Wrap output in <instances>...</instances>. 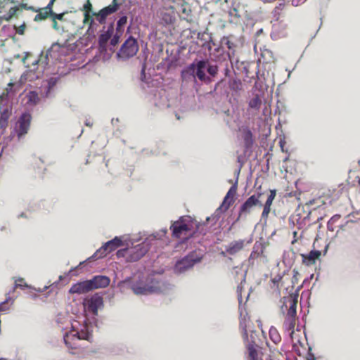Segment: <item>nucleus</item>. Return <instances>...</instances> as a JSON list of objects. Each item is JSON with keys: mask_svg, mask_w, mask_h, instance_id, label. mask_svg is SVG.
<instances>
[{"mask_svg": "<svg viewBox=\"0 0 360 360\" xmlns=\"http://www.w3.org/2000/svg\"><path fill=\"white\" fill-rule=\"evenodd\" d=\"M220 66L217 61L207 58H195L191 63L181 71L183 83H195L197 79L205 84H210L219 74Z\"/></svg>", "mask_w": 360, "mask_h": 360, "instance_id": "f257e3e1", "label": "nucleus"}, {"mask_svg": "<svg viewBox=\"0 0 360 360\" xmlns=\"http://www.w3.org/2000/svg\"><path fill=\"white\" fill-rule=\"evenodd\" d=\"M231 70H233V65H229L228 61H226L221 70L224 77L217 81L211 93L219 91L220 94H228V88L233 96H239L240 95L243 86V82L241 79L236 76L235 71H233L235 76L231 77Z\"/></svg>", "mask_w": 360, "mask_h": 360, "instance_id": "f03ea898", "label": "nucleus"}, {"mask_svg": "<svg viewBox=\"0 0 360 360\" xmlns=\"http://www.w3.org/2000/svg\"><path fill=\"white\" fill-rule=\"evenodd\" d=\"M204 257V254L198 250L188 252L185 256L176 260L173 268V271L176 275H180L191 269L195 264L200 263Z\"/></svg>", "mask_w": 360, "mask_h": 360, "instance_id": "7ed1b4c3", "label": "nucleus"}, {"mask_svg": "<svg viewBox=\"0 0 360 360\" xmlns=\"http://www.w3.org/2000/svg\"><path fill=\"white\" fill-rule=\"evenodd\" d=\"M194 225L195 219L189 216H182L178 220L174 221L169 229L174 238H180L183 234L185 235L184 240L181 241V243H184L192 237L189 236L188 234L193 232Z\"/></svg>", "mask_w": 360, "mask_h": 360, "instance_id": "20e7f679", "label": "nucleus"}, {"mask_svg": "<svg viewBox=\"0 0 360 360\" xmlns=\"http://www.w3.org/2000/svg\"><path fill=\"white\" fill-rule=\"evenodd\" d=\"M139 49L137 39L129 35L117 52L116 58L118 60L126 61L136 56Z\"/></svg>", "mask_w": 360, "mask_h": 360, "instance_id": "39448f33", "label": "nucleus"}, {"mask_svg": "<svg viewBox=\"0 0 360 360\" xmlns=\"http://www.w3.org/2000/svg\"><path fill=\"white\" fill-rule=\"evenodd\" d=\"M105 27H103L102 32L98 37V51L99 56H103V60H107L110 58L112 56V53H109L108 51V41L110 39L115 30V22L114 21L109 23L108 28L105 30Z\"/></svg>", "mask_w": 360, "mask_h": 360, "instance_id": "423d86ee", "label": "nucleus"}, {"mask_svg": "<svg viewBox=\"0 0 360 360\" xmlns=\"http://www.w3.org/2000/svg\"><path fill=\"white\" fill-rule=\"evenodd\" d=\"M151 238H146L141 243L129 247L128 262H137L145 256L152 246Z\"/></svg>", "mask_w": 360, "mask_h": 360, "instance_id": "0eeeda50", "label": "nucleus"}, {"mask_svg": "<svg viewBox=\"0 0 360 360\" xmlns=\"http://www.w3.org/2000/svg\"><path fill=\"white\" fill-rule=\"evenodd\" d=\"M93 323L88 319H84L82 323H79V328H76L75 325H72V330L75 331V333L73 335L77 337L79 340H84L91 342L93 338Z\"/></svg>", "mask_w": 360, "mask_h": 360, "instance_id": "6e6552de", "label": "nucleus"}, {"mask_svg": "<svg viewBox=\"0 0 360 360\" xmlns=\"http://www.w3.org/2000/svg\"><path fill=\"white\" fill-rule=\"evenodd\" d=\"M32 121V115L29 112H22L18 118L14 132L20 141L27 134Z\"/></svg>", "mask_w": 360, "mask_h": 360, "instance_id": "1a4fd4ad", "label": "nucleus"}, {"mask_svg": "<svg viewBox=\"0 0 360 360\" xmlns=\"http://www.w3.org/2000/svg\"><path fill=\"white\" fill-rule=\"evenodd\" d=\"M82 304L85 309L93 314L94 321L96 323L95 316L98 315V309L104 306L103 295L99 292H96L89 299L84 300Z\"/></svg>", "mask_w": 360, "mask_h": 360, "instance_id": "9d476101", "label": "nucleus"}, {"mask_svg": "<svg viewBox=\"0 0 360 360\" xmlns=\"http://www.w3.org/2000/svg\"><path fill=\"white\" fill-rule=\"evenodd\" d=\"M262 195V193H257V194L252 195L250 196L240 206L238 217L232 223L233 226L243 215L249 214L253 207L257 205L262 206V203L259 201V198Z\"/></svg>", "mask_w": 360, "mask_h": 360, "instance_id": "9b49d317", "label": "nucleus"}, {"mask_svg": "<svg viewBox=\"0 0 360 360\" xmlns=\"http://www.w3.org/2000/svg\"><path fill=\"white\" fill-rule=\"evenodd\" d=\"M221 46L215 48L214 51L217 52L221 51L225 53L229 60L230 65H233V58L235 56L236 44L233 42L229 37L224 36L220 41Z\"/></svg>", "mask_w": 360, "mask_h": 360, "instance_id": "f8f14e48", "label": "nucleus"}, {"mask_svg": "<svg viewBox=\"0 0 360 360\" xmlns=\"http://www.w3.org/2000/svg\"><path fill=\"white\" fill-rule=\"evenodd\" d=\"M121 3H118L117 0H112L111 4L101 8L97 13H92L96 16V20L100 24H104L106 22L107 17L112 13H116Z\"/></svg>", "mask_w": 360, "mask_h": 360, "instance_id": "ddd939ff", "label": "nucleus"}, {"mask_svg": "<svg viewBox=\"0 0 360 360\" xmlns=\"http://www.w3.org/2000/svg\"><path fill=\"white\" fill-rule=\"evenodd\" d=\"M131 288L134 294L138 295H147L149 294L158 292L160 290L158 287L148 285V283L136 281L131 284Z\"/></svg>", "mask_w": 360, "mask_h": 360, "instance_id": "4468645a", "label": "nucleus"}, {"mask_svg": "<svg viewBox=\"0 0 360 360\" xmlns=\"http://www.w3.org/2000/svg\"><path fill=\"white\" fill-rule=\"evenodd\" d=\"M241 167H242V164H240L238 171L236 172L237 176H236L235 182L230 187L229 190L228 191L225 197L224 198L222 203L221 204V205L224 207V211L228 210V209L230 207V206L234 202L233 195L236 193V191H237L238 178V175L240 174Z\"/></svg>", "mask_w": 360, "mask_h": 360, "instance_id": "2eb2a0df", "label": "nucleus"}, {"mask_svg": "<svg viewBox=\"0 0 360 360\" xmlns=\"http://www.w3.org/2000/svg\"><path fill=\"white\" fill-rule=\"evenodd\" d=\"M88 280L91 290L105 288L109 285L110 282V278L104 275H96Z\"/></svg>", "mask_w": 360, "mask_h": 360, "instance_id": "dca6fc26", "label": "nucleus"}, {"mask_svg": "<svg viewBox=\"0 0 360 360\" xmlns=\"http://www.w3.org/2000/svg\"><path fill=\"white\" fill-rule=\"evenodd\" d=\"M89 291H91L89 280H85L83 281H79L76 283L72 285L70 288L69 289L70 294H84Z\"/></svg>", "mask_w": 360, "mask_h": 360, "instance_id": "f3484780", "label": "nucleus"}, {"mask_svg": "<svg viewBox=\"0 0 360 360\" xmlns=\"http://www.w3.org/2000/svg\"><path fill=\"white\" fill-rule=\"evenodd\" d=\"M109 252H108L107 251V249L105 247V245L103 244V245L98 248L91 257H89V258H87L86 260L83 261V262H81L79 265L77 266H76L75 268H72L68 274H70V272H72V271H74L75 269H76L77 268L79 267L80 266H82L83 264H84L86 262L89 261V262H91V261H94V260H96L98 259H101V258H103L105 257V256H107V255L108 254Z\"/></svg>", "mask_w": 360, "mask_h": 360, "instance_id": "a211bd4d", "label": "nucleus"}, {"mask_svg": "<svg viewBox=\"0 0 360 360\" xmlns=\"http://www.w3.org/2000/svg\"><path fill=\"white\" fill-rule=\"evenodd\" d=\"M209 223L210 222L206 220L202 223H199L195 220L194 229L192 233L188 234V236L194 237L198 233L202 236H205L210 230L211 226H208Z\"/></svg>", "mask_w": 360, "mask_h": 360, "instance_id": "6ab92c4d", "label": "nucleus"}, {"mask_svg": "<svg viewBox=\"0 0 360 360\" xmlns=\"http://www.w3.org/2000/svg\"><path fill=\"white\" fill-rule=\"evenodd\" d=\"M283 300H287L290 304V307L287 312L286 316L296 318L297 304V295L290 294L288 297H284Z\"/></svg>", "mask_w": 360, "mask_h": 360, "instance_id": "aec40b11", "label": "nucleus"}, {"mask_svg": "<svg viewBox=\"0 0 360 360\" xmlns=\"http://www.w3.org/2000/svg\"><path fill=\"white\" fill-rule=\"evenodd\" d=\"M321 252L317 250H311L309 254H302V262L307 266L315 264L316 260L321 256Z\"/></svg>", "mask_w": 360, "mask_h": 360, "instance_id": "412c9836", "label": "nucleus"}, {"mask_svg": "<svg viewBox=\"0 0 360 360\" xmlns=\"http://www.w3.org/2000/svg\"><path fill=\"white\" fill-rule=\"evenodd\" d=\"M197 38L202 42V47L207 48L209 51L212 50V47L210 46V42H212L211 33L208 32L207 30L204 32H198Z\"/></svg>", "mask_w": 360, "mask_h": 360, "instance_id": "4be33fe9", "label": "nucleus"}, {"mask_svg": "<svg viewBox=\"0 0 360 360\" xmlns=\"http://www.w3.org/2000/svg\"><path fill=\"white\" fill-rule=\"evenodd\" d=\"M243 139L246 150H250L254 143L253 134L250 128L245 127L243 129Z\"/></svg>", "mask_w": 360, "mask_h": 360, "instance_id": "5701e85b", "label": "nucleus"}, {"mask_svg": "<svg viewBox=\"0 0 360 360\" xmlns=\"http://www.w3.org/2000/svg\"><path fill=\"white\" fill-rule=\"evenodd\" d=\"M41 71L34 72V70H27L21 75L20 82L24 84L27 81H34L41 77Z\"/></svg>", "mask_w": 360, "mask_h": 360, "instance_id": "b1692460", "label": "nucleus"}, {"mask_svg": "<svg viewBox=\"0 0 360 360\" xmlns=\"http://www.w3.org/2000/svg\"><path fill=\"white\" fill-rule=\"evenodd\" d=\"M244 246V240H238L230 243L226 247V252L231 255H233L243 249Z\"/></svg>", "mask_w": 360, "mask_h": 360, "instance_id": "393cba45", "label": "nucleus"}, {"mask_svg": "<svg viewBox=\"0 0 360 360\" xmlns=\"http://www.w3.org/2000/svg\"><path fill=\"white\" fill-rule=\"evenodd\" d=\"M103 245L106 248L108 252L110 253L121 247L123 245V243L120 237L115 236L112 240L104 243Z\"/></svg>", "mask_w": 360, "mask_h": 360, "instance_id": "a878e982", "label": "nucleus"}, {"mask_svg": "<svg viewBox=\"0 0 360 360\" xmlns=\"http://www.w3.org/2000/svg\"><path fill=\"white\" fill-rule=\"evenodd\" d=\"M295 324V318L285 316V321L283 323V326H284L285 332L288 333L289 337L291 340H292V339H293V334L295 333V331H294Z\"/></svg>", "mask_w": 360, "mask_h": 360, "instance_id": "bb28decb", "label": "nucleus"}, {"mask_svg": "<svg viewBox=\"0 0 360 360\" xmlns=\"http://www.w3.org/2000/svg\"><path fill=\"white\" fill-rule=\"evenodd\" d=\"M224 207L222 205H220L210 217L206 218V221L210 222V226H214L219 221L221 214L225 212L224 211Z\"/></svg>", "mask_w": 360, "mask_h": 360, "instance_id": "cd10ccee", "label": "nucleus"}, {"mask_svg": "<svg viewBox=\"0 0 360 360\" xmlns=\"http://www.w3.org/2000/svg\"><path fill=\"white\" fill-rule=\"evenodd\" d=\"M84 15H85L84 22L89 21V20L90 22L89 27L86 30V34H88L89 36L94 37L95 36L94 33L96 30V25L94 22V20L87 12H86L84 13Z\"/></svg>", "mask_w": 360, "mask_h": 360, "instance_id": "c85d7f7f", "label": "nucleus"}, {"mask_svg": "<svg viewBox=\"0 0 360 360\" xmlns=\"http://www.w3.org/2000/svg\"><path fill=\"white\" fill-rule=\"evenodd\" d=\"M178 60L179 59L176 56H173L172 58L167 56L164 59V60L160 63V65H166L167 70H169L171 68H176L177 66Z\"/></svg>", "mask_w": 360, "mask_h": 360, "instance_id": "c756f323", "label": "nucleus"}, {"mask_svg": "<svg viewBox=\"0 0 360 360\" xmlns=\"http://www.w3.org/2000/svg\"><path fill=\"white\" fill-rule=\"evenodd\" d=\"M256 343L255 340V338L251 334V340L248 342V344L246 345L247 349L248 350L249 356L251 358L257 357V352L255 349Z\"/></svg>", "mask_w": 360, "mask_h": 360, "instance_id": "7c9ffc66", "label": "nucleus"}, {"mask_svg": "<svg viewBox=\"0 0 360 360\" xmlns=\"http://www.w3.org/2000/svg\"><path fill=\"white\" fill-rule=\"evenodd\" d=\"M31 56V53L30 52H25V56L22 58V61L24 64H25L26 60L28 58L29 56ZM39 62V59L37 58L34 59L33 61H32V67H30L29 65H25V68H29V70H34V72H38V64Z\"/></svg>", "mask_w": 360, "mask_h": 360, "instance_id": "2f4dec72", "label": "nucleus"}, {"mask_svg": "<svg viewBox=\"0 0 360 360\" xmlns=\"http://www.w3.org/2000/svg\"><path fill=\"white\" fill-rule=\"evenodd\" d=\"M269 338L275 344L278 345L281 341V337L278 331V330L274 327L271 326L269 331Z\"/></svg>", "mask_w": 360, "mask_h": 360, "instance_id": "473e14b6", "label": "nucleus"}, {"mask_svg": "<svg viewBox=\"0 0 360 360\" xmlns=\"http://www.w3.org/2000/svg\"><path fill=\"white\" fill-rule=\"evenodd\" d=\"M26 97L27 98V103L34 105H37L40 101V98L36 91H29L27 94Z\"/></svg>", "mask_w": 360, "mask_h": 360, "instance_id": "72a5a7b5", "label": "nucleus"}, {"mask_svg": "<svg viewBox=\"0 0 360 360\" xmlns=\"http://www.w3.org/2000/svg\"><path fill=\"white\" fill-rule=\"evenodd\" d=\"M167 233V229L166 228L160 229L158 232H155L151 235L148 236L147 238H151V245H153L156 240H161Z\"/></svg>", "mask_w": 360, "mask_h": 360, "instance_id": "f704fd0d", "label": "nucleus"}, {"mask_svg": "<svg viewBox=\"0 0 360 360\" xmlns=\"http://www.w3.org/2000/svg\"><path fill=\"white\" fill-rule=\"evenodd\" d=\"M148 285L158 287L160 290L158 291L157 293L162 292L165 290V287L166 285V283L164 281L158 280L155 278H151L150 280H148Z\"/></svg>", "mask_w": 360, "mask_h": 360, "instance_id": "c9c22d12", "label": "nucleus"}, {"mask_svg": "<svg viewBox=\"0 0 360 360\" xmlns=\"http://www.w3.org/2000/svg\"><path fill=\"white\" fill-rule=\"evenodd\" d=\"M262 101L258 94H256L252 99L250 100L248 105L250 108L258 110L260 108Z\"/></svg>", "mask_w": 360, "mask_h": 360, "instance_id": "e433bc0d", "label": "nucleus"}, {"mask_svg": "<svg viewBox=\"0 0 360 360\" xmlns=\"http://www.w3.org/2000/svg\"><path fill=\"white\" fill-rule=\"evenodd\" d=\"M15 25H4L1 31L5 34L6 37H11L15 35Z\"/></svg>", "mask_w": 360, "mask_h": 360, "instance_id": "4c0bfd02", "label": "nucleus"}, {"mask_svg": "<svg viewBox=\"0 0 360 360\" xmlns=\"http://www.w3.org/2000/svg\"><path fill=\"white\" fill-rule=\"evenodd\" d=\"M11 115V110L8 107H1L0 120L8 121Z\"/></svg>", "mask_w": 360, "mask_h": 360, "instance_id": "58836bf2", "label": "nucleus"}, {"mask_svg": "<svg viewBox=\"0 0 360 360\" xmlns=\"http://www.w3.org/2000/svg\"><path fill=\"white\" fill-rule=\"evenodd\" d=\"M36 11L38 12V13L34 17V21L45 20L49 15H50L49 13L47 12V10L44 8L36 10Z\"/></svg>", "mask_w": 360, "mask_h": 360, "instance_id": "ea45409f", "label": "nucleus"}, {"mask_svg": "<svg viewBox=\"0 0 360 360\" xmlns=\"http://www.w3.org/2000/svg\"><path fill=\"white\" fill-rule=\"evenodd\" d=\"M120 37L121 36L118 35V34H112V36L110 38V53H112L115 50H114V47L115 46H117L119 42H120Z\"/></svg>", "mask_w": 360, "mask_h": 360, "instance_id": "a19ab883", "label": "nucleus"}, {"mask_svg": "<svg viewBox=\"0 0 360 360\" xmlns=\"http://www.w3.org/2000/svg\"><path fill=\"white\" fill-rule=\"evenodd\" d=\"M278 23H274L273 25V30L271 33V37L274 40H276L279 38L284 37V36H283L282 33L280 34L278 32Z\"/></svg>", "mask_w": 360, "mask_h": 360, "instance_id": "79ce46f5", "label": "nucleus"}, {"mask_svg": "<svg viewBox=\"0 0 360 360\" xmlns=\"http://www.w3.org/2000/svg\"><path fill=\"white\" fill-rule=\"evenodd\" d=\"M129 247L118 250L117 251V252H116L117 257L118 258L126 257V260H127V262H128V259H129Z\"/></svg>", "mask_w": 360, "mask_h": 360, "instance_id": "37998d69", "label": "nucleus"}, {"mask_svg": "<svg viewBox=\"0 0 360 360\" xmlns=\"http://www.w3.org/2000/svg\"><path fill=\"white\" fill-rule=\"evenodd\" d=\"M283 7H284V3L282 2V3H279L278 5L276 6L275 7V8L274 9L272 14L276 21H278L279 15H280V12L281 11V10L283 9Z\"/></svg>", "mask_w": 360, "mask_h": 360, "instance_id": "c03bdc74", "label": "nucleus"}, {"mask_svg": "<svg viewBox=\"0 0 360 360\" xmlns=\"http://www.w3.org/2000/svg\"><path fill=\"white\" fill-rule=\"evenodd\" d=\"M24 281V279L22 278H18V279H16L15 281V284H14V286L13 287V290H15V288H20L21 289H25V288H30L31 287L27 285V283H25V284H21V283H18V282H22Z\"/></svg>", "mask_w": 360, "mask_h": 360, "instance_id": "a18cd8bd", "label": "nucleus"}, {"mask_svg": "<svg viewBox=\"0 0 360 360\" xmlns=\"http://www.w3.org/2000/svg\"><path fill=\"white\" fill-rule=\"evenodd\" d=\"M276 195V190L273 189L270 190V194L267 198L266 201L265 202V205L271 206L272 205L273 200H274Z\"/></svg>", "mask_w": 360, "mask_h": 360, "instance_id": "49530a36", "label": "nucleus"}, {"mask_svg": "<svg viewBox=\"0 0 360 360\" xmlns=\"http://www.w3.org/2000/svg\"><path fill=\"white\" fill-rule=\"evenodd\" d=\"M51 93V89L47 88L46 86L44 87V89L43 90V87L41 86L39 88V94L41 95V97L43 98H47L49 97Z\"/></svg>", "mask_w": 360, "mask_h": 360, "instance_id": "de8ad7c7", "label": "nucleus"}, {"mask_svg": "<svg viewBox=\"0 0 360 360\" xmlns=\"http://www.w3.org/2000/svg\"><path fill=\"white\" fill-rule=\"evenodd\" d=\"M59 77H51L46 80L47 85L46 86L47 88L51 89L58 82Z\"/></svg>", "mask_w": 360, "mask_h": 360, "instance_id": "09e8293b", "label": "nucleus"}, {"mask_svg": "<svg viewBox=\"0 0 360 360\" xmlns=\"http://www.w3.org/2000/svg\"><path fill=\"white\" fill-rule=\"evenodd\" d=\"M146 63H143L141 65V75H140V79L141 82L146 83Z\"/></svg>", "mask_w": 360, "mask_h": 360, "instance_id": "8fccbe9b", "label": "nucleus"}, {"mask_svg": "<svg viewBox=\"0 0 360 360\" xmlns=\"http://www.w3.org/2000/svg\"><path fill=\"white\" fill-rule=\"evenodd\" d=\"M65 13H66L65 12H63L60 13H56L53 11H52V13H49L52 20H56H56H62L63 19V17Z\"/></svg>", "mask_w": 360, "mask_h": 360, "instance_id": "3c124183", "label": "nucleus"}, {"mask_svg": "<svg viewBox=\"0 0 360 360\" xmlns=\"http://www.w3.org/2000/svg\"><path fill=\"white\" fill-rule=\"evenodd\" d=\"M162 20L166 24H172L174 21V18L171 15L165 13L162 16Z\"/></svg>", "mask_w": 360, "mask_h": 360, "instance_id": "603ef678", "label": "nucleus"}, {"mask_svg": "<svg viewBox=\"0 0 360 360\" xmlns=\"http://www.w3.org/2000/svg\"><path fill=\"white\" fill-rule=\"evenodd\" d=\"M127 22V16L126 15H123L119 18L116 24L120 25L122 27H125Z\"/></svg>", "mask_w": 360, "mask_h": 360, "instance_id": "864d4df0", "label": "nucleus"}, {"mask_svg": "<svg viewBox=\"0 0 360 360\" xmlns=\"http://www.w3.org/2000/svg\"><path fill=\"white\" fill-rule=\"evenodd\" d=\"M25 27H26V25H25V22H23L22 24L20 27H17L15 26V34L16 33H18L20 35L23 34L24 32H25Z\"/></svg>", "mask_w": 360, "mask_h": 360, "instance_id": "5fc2aeb1", "label": "nucleus"}, {"mask_svg": "<svg viewBox=\"0 0 360 360\" xmlns=\"http://www.w3.org/2000/svg\"><path fill=\"white\" fill-rule=\"evenodd\" d=\"M11 298L10 296H7L6 299L4 300L3 302H0V312L6 311L8 309V307H5L6 303H7L9 300H11Z\"/></svg>", "mask_w": 360, "mask_h": 360, "instance_id": "6e6d98bb", "label": "nucleus"}, {"mask_svg": "<svg viewBox=\"0 0 360 360\" xmlns=\"http://www.w3.org/2000/svg\"><path fill=\"white\" fill-rule=\"evenodd\" d=\"M8 124V121L0 120V134H3L5 132Z\"/></svg>", "mask_w": 360, "mask_h": 360, "instance_id": "4d7b16f0", "label": "nucleus"}, {"mask_svg": "<svg viewBox=\"0 0 360 360\" xmlns=\"http://www.w3.org/2000/svg\"><path fill=\"white\" fill-rule=\"evenodd\" d=\"M125 27H122L120 25L116 24L115 31L114 30V34L122 36L124 33Z\"/></svg>", "mask_w": 360, "mask_h": 360, "instance_id": "13d9d810", "label": "nucleus"}, {"mask_svg": "<svg viewBox=\"0 0 360 360\" xmlns=\"http://www.w3.org/2000/svg\"><path fill=\"white\" fill-rule=\"evenodd\" d=\"M242 338L245 343L248 344V342L251 340V335L249 337L248 333V330H245L242 331Z\"/></svg>", "mask_w": 360, "mask_h": 360, "instance_id": "bf43d9fd", "label": "nucleus"}, {"mask_svg": "<svg viewBox=\"0 0 360 360\" xmlns=\"http://www.w3.org/2000/svg\"><path fill=\"white\" fill-rule=\"evenodd\" d=\"M271 210V206L264 205V210L262 213V218H267Z\"/></svg>", "mask_w": 360, "mask_h": 360, "instance_id": "052dcab7", "label": "nucleus"}, {"mask_svg": "<svg viewBox=\"0 0 360 360\" xmlns=\"http://www.w3.org/2000/svg\"><path fill=\"white\" fill-rule=\"evenodd\" d=\"M292 272H293V275H292V284H295V283H297V281H298L297 276L299 275V272L295 269H293Z\"/></svg>", "mask_w": 360, "mask_h": 360, "instance_id": "680f3d73", "label": "nucleus"}, {"mask_svg": "<svg viewBox=\"0 0 360 360\" xmlns=\"http://www.w3.org/2000/svg\"><path fill=\"white\" fill-rule=\"evenodd\" d=\"M55 1L56 0H50L49 3L47 4V6L44 8L46 10H47L48 13H52V11H53L52 7H53V5Z\"/></svg>", "mask_w": 360, "mask_h": 360, "instance_id": "e2e57ef3", "label": "nucleus"}, {"mask_svg": "<svg viewBox=\"0 0 360 360\" xmlns=\"http://www.w3.org/2000/svg\"><path fill=\"white\" fill-rule=\"evenodd\" d=\"M307 360H316L315 355L311 352V347H309V350L307 354Z\"/></svg>", "mask_w": 360, "mask_h": 360, "instance_id": "0e129e2a", "label": "nucleus"}, {"mask_svg": "<svg viewBox=\"0 0 360 360\" xmlns=\"http://www.w3.org/2000/svg\"><path fill=\"white\" fill-rule=\"evenodd\" d=\"M283 275H281V274H278L276 276H275L273 279H272V282L274 283V285H278V283L281 281V279L283 278Z\"/></svg>", "mask_w": 360, "mask_h": 360, "instance_id": "69168bd1", "label": "nucleus"}, {"mask_svg": "<svg viewBox=\"0 0 360 360\" xmlns=\"http://www.w3.org/2000/svg\"><path fill=\"white\" fill-rule=\"evenodd\" d=\"M341 216L340 214H336L335 215H333L330 219L329 221L333 224H335V222H337L340 219Z\"/></svg>", "mask_w": 360, "mask_h": 360, "instance_id": "338daca9", "label": "nucleus"}, {"mask_svg": "<svg viewBox=\"0 0 360 360\" xmlns=\"http://www.w3.org/2000/svg\"><path fill=\"white\" fill-rule=\"evenodd\" d=\"M239 326H240V328L242 329V331H244V329L247 330V325L245 323V319H243V320L240 321Z\"/></svg>", "mask_w": 360, "mask_h": 360, "instance_id": "774afa93", "label": "nucleus"}]
</instances>
